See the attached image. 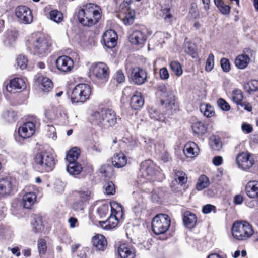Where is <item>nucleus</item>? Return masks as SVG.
Wrapping results in <instances>:
<instances>
[{"mask_svg": "<svg viewBox=\"0 0 258 258\" xmlns=\"http://www.w3.org/2000/svg\"><path fill=\"white\" fill-rule=\"evenodd\" d=\"M79 22L84 26L90 27L97 24L101 17V10L95 4L89 3L83 5L78 12Z\"/></svg>", "mask_w": 258, "mask_h": 258, "instance_id": "1", "label": "nucleus"}, {"mask_svg": "<svg viewBox=\"0 0 258 258\" xmlns=\"http://www.w3.org/2000/svg\"><path fill=\"white\" fill-rule=\"evenodd\" d=\"M28 41L35 54L44 56L47 55L51 50L52 42L49 37L43 35H32Z\"/></svg>", "mask_w": 258, "mask_h": 258, "instance_id": "2", "label": "nucleus"}, {"mask_svg": "<svg viewBox=\"0 0 258 258\" xmlns=\"http://www.w3.org/2000/svg\"><path fill=\"white\" fill-rule=\"evenodd\" d=\"M91 120L93 124L102 127L113 126L117 123V116L112 109H102L93 111L91 115Z\"/></svg>", "mask_w": 258, "mask_h": 258, "instance_id": "3", "label": "nucleus"}, {"mask_svg": "<svg viewBox=\"0 0 258 258\" xmlns=\"http://www.w3.org/2000/svg\"><path fill=\"white\" fill-rule=\"evenodd\" d=\"M35 168L40 172L51 171L55 164L54 158L52 154L47 151L38 153L34 159Z\"/></svg>", "mask_w": 258, "mask_h": 258, "instance_id": "4", "label": "nucleus"}, {"mask_svg": "<svg viewBox=\"0 0 258 258\" xmlns=\"http://www.w3.org/2000/svg\"><path fill=\"white\" fill-rule=\"evenodd\" d=\"M252 226L247 221L235 222L232 227L233 236L239 240H245L253 234Z\"/></svg>", "mask_w": 258, "mask_h": 258, "instance_id": "5", "label": "nucleus"}, {"mask_svg": "<svg viewBox=\"0 0 258 258\" xmlns=\"http://www.w3.org/2000/svg\"><path fill=\"white\" fill-rule=\"evenodd\" d=\"M90 73L100 84L106 83L109 76V69L103 62H97L92 64L90 68Z\"/></svg>", "mask_w": 258, "mask_h": 258, "instance_id": "6", "label": "nucleus"}, {"mask_svg": "<svg viewBox=\"0 0 258 258\" xmlns=\"http://www.w3.org/2000/svg\"><path fill=\"white\" fill-rule=\"evenodd\" d=\"M170 224V218L168 215L159 214L152 220V229L156 235L163 234L169 229Z\"/></svg>", "mask_w": 258, "mask_h": 258, "instance_id": "7", "label": "nucleus"}, {"mask_svg": "<svg viewBox=\"0 0 258 258\" xmlns=\"http://www.w3.org/2000/svg\"><path fill=\"white\" fill-rule=\"evenodd\" d=\"M90 86L87 84H79L72 91L70 96L73 103L84 102L88 100L91 95Z\"/></svg>", "mask_w": 258, "mask_h": 258, "instance_id": "8", "label": "nucleus"}, {"mask_svg": "<svg viewBox=\"0 0 258 258\" xmlns=\"http://www.w3.org/2000/svg\"><path fill=\"white\" fill-rule=\"evenodd\" d=\"M157 169L154 163L150 160L142 162L140 165L138 177L140 181L144 183L147 181H151L157 173Z\"/></svg>", "mask_w": 258, "mask_h": 258, "instance_id": "9", "label": "nucleus"}, {"mask_svg": "<svg viewBox=\"0 0 258 258\" xmlns=\"http://www.w3.org/2000/svg\"><path fill=\"white\" fill-rule=\"evenodd\" d=\"M111 213L109 217L105 221H99V225L105 230H110L116 227L119 222V217L122 216V209L121 207L119 206L120 211H116L113 209L112 204L110 205Z\"/></svg>", "mask_w": 258, "mask_h": 258, "instance_id": "10", "label": "nucleus"}, {"mask_svg": "<svg viewBox=\"0 0 258 258\" xmlns=\"http://www.w3.org/2000/svg\"><path fill=\"white\" fill-rule=\"evenodd\" d=\"M157 90L160 93L162 104H168L169 106L174 104L175 96L169 87L164 84H161L158 86Z\"/></svg>", "mask_w": 258, "mask_h": 258, "instance_id": "11", "label": "nucleus"}, {"mask_svg": "<svg viewBox=\"0 0 258 258\" xmlns=\"http://www.w3.org/2000/svg\"><path fill=\"white\" fill-rule=\"evenodd\" d=\"M236 162L239 168L247 170L252 166L254 160L250 153L243 152L237 154Z\"/></svg>", "mask_w": 258, "mask_h": 258, "instance_id": "12", "label": "nucleus"}, {"mask_svg": "<svg viewBox=\"0 0 258 258\" xmlns=\"http://www.w3.org/2000/svg\"><path fill=\"white\" fill-rule=\"evenodd\" d=\"M15 14L19 20L23 23L30 24L33 21L32 12L26 6L17 7L15 9Z\"/></svg>", "mask_w": 258, "mask_h": 258, "instance_id": "13", "label": "nucleus"}, {"mask_svg": "<svg viewBox=\"0 0 258 258\" xmlns=\"http://www.w3.org/2000/svg\"><path fill=\"white\" fill-rule=\"evenodd\" d=\"M55 63L57 69L63 73L70 72L74 67L73 60L66 55L59 56L56 60Z\"/></svg>", "mask_w": 258, "mask_h": 258, "instance_id": "14", "label": "nucleus"}, {"mask_svg": "<svg viewBox=\"0 0 258 258\" xmlns=\"http://www.w3.org/2000/svg\"><path fill=\"white\" fill-rule=\"evenodd\" d=\"M146 32V30L145 29L133 30L129 35V41L135 45L144 44L147 39Z\"/></svg>", "mask_w": 258, "mask_h": 258, "instance_id": "15", "label": "nucleus"}, {"mask_svg": "<svg viewBox=\"0 0 258 258\" xmlns=\"http://www.w3.org/2000/svg\"><path fill=\"white\" fill-rule=\"evenodd\" d=\"M147 73L144 69L136 67L132 70L131 78L133 82L137 85H141L147 81Z\"/></svg>", "mask_w": 258, "mask_h": 258, "instance_id": "16", "label": "nucleus"}, {"mask_svg": "<svg viewBox=\"0 0 258 258\" xmlns=\"http://www.w3.org/2000/svg\"><path fill=\"white\" fill-rule=\"evenodd\" d=\"M102 38L104 45L108 48H113L116 45L117 35L114 30H107L104 33Z\"/></svg>", "mask_w": 258, "mask_h": 258, "instance_id": "17", "label": "nucleus"}, {"mask_svg": "<svg viewBox=\"0 0 258 258\" xmlns=\"http://www.w3.org/2000/svg\"><path fill=\"white\" fill-rule=\"evenodd\" d=\"M26 87L24 81L20 78H14L11 80L6 86L7 90L11 93H15L21 91Z\"/></svg>", "mask_w": 258, "mask_h": 258, "instance_id": "18", "label": "nucleus"}, {"mask_svg": "<svg viewBox=\"0 0 258 258\" xmlns=\"http://www.w3.org/2000/svg\"><path fill=\"white\" fill-rule=\"evenodd\" d=\"M13 189L11 179L9 177L0 178V197L9 195Z\"/></svg>", "mask_w": 258, "mask_h": 258, "instance_id": "19", "label": "nucleus"}, {"mask_svg": "<svg viewBox=\"0 0 258 258\" xmlns=\"http://www.w3.org/2000/svg\"><path fill=\"white\" fill-rule=\"evenodd\" d=\"M118 253L121 258H135L136 256L135 249L125 243L119 245Z\"/></svg>", "mask_w": 258, "mask_h": 258, "instance_id": "20", "label": "nucleus"}, {"mask_svg": "<svg viewBox=\"0 0 258 258\" xmlns=\"http://www.w3.org/2000/svg\"><path fill=\"white\" fill-rule=\"evenodd\" d=\"M35 128L34 123L27 122L19 128V134L22 138H28L33 135Z\"/></svg>", "mask_w": 258, "mask_h": 258, "instance_id": "21", "label": "nucleus"}, {"mask_svg": "<svg viewBox=\"0 0 258 258\" xmlns=\"http://www.w3.org/2000/svg\"><path fill=\"white\" fill-rule=\"evenodd\" d=\"M92 242L93 246L97 250L103 251L107 247V240L102 235L96 234L92 238Z\"/></svg>", "mask_w": 258, "mask_h": 258, "instance_id": "22", "label": "nucleus"}, {"mask_svg": "<svg viewBox=\"0 0 258 258\" xmlns=\"http://www.w3.org/2000/svg\"><path fill=\"white\" fill-rule=\"evenodd\" d=\"M245 192L250 198H258V181H250L245 186Z\"/></svg>", "mask_w": 258, "mask_h": 258, "instance_id": "23", "label": "nucleus"}, {"mask_svg": "<svg viewBox=\"0 0 258 258\" xmlns=\"http://www.w3.org/2000/svg\"><path fill=\"white\" fill-rule=\"evenodd\" d=\"M37 80L43 92H48L52 89L53 84L52 80L49 78L43 75H40L38 77Z\"/></svg>", "mask_w": 258, "mask_h": 258, "instance_id": "24", "label": "nucleus"}, {"mask_svg": "<svg viewBox=\"0 0 258 258\" xmlns=\"http://www.w3.org/2000/svg\"><path fill=\"white\" fill-rule=\"evenodd\" d=\"M183 223L188 228H192L197 223V217L194 213L189 211H185L183 216Z\"/></svg>", "mask_w": 258, "mask_h": 258, "instance_id": "25", "label": "nucleus"}, {"mask_svg": "<svg viewBox=\"0 0 258 258\" xmlns=\"http://www.w3.org/2000/svg\"><path fill=\"white\" fill-rule=\"evenodd\" d=\"M131 106L134 109H138L141 108L144 104V100L141 93L136 91L131 99Z\"/></svg>", "mask_w": 258, "mask_h": 258, "instance_id": "26", "label": "nucleus"}, {"mask_svg": "<svg viewBox=\"0 0 258 258\" xmlns=\"http://www.w3.org/2000/svg\"><path fill=\"white\" fill-rule=\"evenodd\" d=\"M126 162V157L122 152L115 154L112 158V165L117 168L123 167Z\"/></svg>", "mask_w": 258, "mask_h": 258, "instance_id": "27", "label": "nucleus"}, {"mask_svg": "<svg viewBox=\"0 0 258 258\" xmlns=\"http://www.w3.org/2000/svg\"><path fill=\"white\" fill-rule=\"evenodd\" d=\"M22 202L23 207L29 209L36 202V195L33 192H28L23 196Z\"/></svg>", "mask_w": 258, "mask_h": 258, "instance_id": "28", "label": "nucleus"}, {"mask_svg": "<svg viewBox=\"0 0 258 258\" xmlns=\"http://www.w3.org/2000/svg\"><path fill=\"white\" fill-rule=\"evenodd\" d=\"M198 148L196 143L189 142L185 145L183 152L187 157L192 158L198 155Z\"/></svg>", "mask_w": 258, "mask_h": 258, "instance_id": "29", "label": "nucleus"}, {"mask_svg": "<svg viewBox=\"0 0 258 258\" xmlns=\"http://www.w3.org/2000/svg\"><path fill=\"white\" fill-rule=\"evenodd\" d=\"M67 170L68 173L72 175L79 174L82 170L81 165L77 162H69L67 167Z\"/></svg>", "mask_w": 258, "mask_h": 258, "instance_id": "30", "label": "nucleus"}, {"mask_svg": "<svg viewBox=\"0 0 258 258\" xmlns=\"http://www.w3.org/2000/svg\"><path fill=\"white\" fill-rule=\"evenodd\" d=\"M250 58L249 56L246 54L239 55L235 59V66L240 69L245 68L249 61Z\"/></svg>", "mask_w": 258, "mask_h": 258, "instance_id": "31", "label": "nucleus"}, {"mask_svg": "<svg viewBox=\"0 0 258 258\" xmlns=\"http://www.w3.org/2000/svg\"><path fill=\"white\" fill-rule=\"evenodd\" d=\"M17 37V32L16 31L8 30L7 31L4 42L6 45L11 46L13 44Z\"/></svg>", "mask_w": 258, "mask_h": 258, "instance_id": "32", "label": "nucleus"}, {"mask_svg": "<svg viewBox=\"0 0 258 258\" xmlns=\"http://www.w3.org/2000/svg\"><path fill=\"white\" fill-rule=\"evenodd\" d=\"M185 39L184 43V50L186 53L195 58L197 56L196 46L194 43L186 41Z\"/></svg>", "mask_w": 258, "mask_h": 258, "instance_id": "33", "label": "nucleus"}, {"mask_svg": "<svg viewBox=\"0 0 258 258\" xmlns=\"http://www.w3.org/2000/svg\"><path fill=\"white\" fill-rule=\"evenodd\" d=\"M2 117L6 122L12 123L16 120L17 114L13 110L8 109L3 112Z\"/></svg>", "mask_w": 258, "mask_h": 258, "instance_id": "34", "label": "nucleus"}, {"mask_svg": "<svg viewBox=\"0 0 258 258\" xmlns=\"http://www.w3.org/2000/svg\"><path fill=\"white\" fill-rule=\"evenodd\" d=\"M207 126L202 121H197L192 125V129L195 134L203 135L207 131Z\"/></svg>", "mask_w": 258, "mask_h": 258, "instance_id": "35", "label": "nucleus"}, {"mask_svg": "<svg viewBox=\"0 0 258 258\" xmlns=\"http://www.w3.org/2000/svg\"><path fill=\"white\" fill-rule=\"evenodd\" d=\"M80 155V150L77 147L72 148L68 152L66 160L68 162H76V161Z\"/></svg>", "mask_w": 258, "mask_h": 258, "instance_id": "36", "label": "nucleus"}, {"mask_svg": "<svg viewBox=\"0 0 258 258\" xmlns=\"http://www.w3.org/2000/svg\"><path fill=\"white\" fill-rule=\"evenodd\" d=\"M174 181L179 184L182 185L187 182V177L184 172L182 171L174 170Z\"/></svg>", "mask_w": 258, "mask_h": 258, "instance_id": "37", "label": "nucleus"}, {"mask_svg": "<svg viewBox=\"0 0 258 258\" xmlns=\"http://www.w3.org/2000/svg\"><path fill=\"white\" fill-rule=\"evenodd\" d=\"M214 2L222 14L224 15H228L229 14L230 7L225 4L223 1L214 0Z\"/></svg>", "mask_w": 258, "mask_h": 258, "instance_id": "38", "label": "nucleus"}, {"mask_svg": "<svg viewBox=\"0 0 258 258\" xmlns=\"http://www.w3.org/2000/svg\"><path fill=\"white\" fill-rule=\"evenodd\" d=\"M243 88L249 93L258 91V81L253 80L244 84Z\"/></svg>", "mask_w": 258, "mask_h": 258, "instance_id": "39", "label": "nucleus"}, {"mask_svg": "<svg viewBox=\"0 0 258 258\" xmlns=\"http://www.w3.org/2000/svg\"><path fill=\"white\" fill-rule=\"evenodd\" d=\"M100 173L105 177L111 178L113 175V169L111 165L105 164L102 165L100 169Z\"/></svg>", "mask_w": 258, "mask_h": 258, "instance_id": "40", "label": "nucleus"}, {"mask_svg": "<svg viewBox=\"0 0 258 258\" xmlns=\"http://www.w3.org/2000/svg\"><path fill=\"white\" fill-rule=\"evenodd\" d=\"M209 185L208 178L205 175L200 176L197 184V189L198 190H202L208 187Z\"/></svg>", "mask_w": 258, "mask_h": 258, "instance_id": "41", "label": "nucleus"}, {"mask_svg": "<svg viewBox=\"0 0 258 258\" xmlns=\"http://www.w3.org/2000/svg\"><path fill=\"white\" fill-rule=\"evenodd\" d=\"M200 110L204 116L207 117H211L214 116L215 112L213 107L208 104H202L200 106Z\"/></svg>", "mask_w": 258, "mask_h": 258, "instance_id": "42", "label": "nucleus"}, {"mask_svg": "<svg viewBox=\"0 0 258 258\" xmlns=\"http://www.w3.org/2000/svg\"><path fill=\"white\" fill-rule=\"evenodd\" d=\"M50 18L54 22L59 23L63 20V14L56 10H52L50 12Z\"/></svg>", "mask_w": 258, "mask_h": 258, "instance_id": "43", "label": "nucleus"}, {"mask_svg": "<svg viewBox=\"0 0 258 258\" xmlns=\"http://www.w3.org/2000/svg\"><path fill=\"white\" fill-rule=\"evenodd\" d=\"M135 18V12L134 10H130L126 14L123 19L124 24L126 25H130L133 23Z\"/></svg>", "mask_w": 258, "mask_h": 258, "instance_id": "44", "label": "nucleus"}, {"mask_svg": "<svg viewBox=\"0 0 258 258\" xmlns=\"http://www.w3.org/2000/svg\"><path fill=\"white\" fill-rule=\"evenodd\" d=\"M171 69L174 72L175 74L177 76H180L182 74L183 71L182 67L179 62L176 61L171 62L170 64Z\"/></svg>", "mask_w": 258, "mask_h": 258, "instance_id": "45", "label": "nucleus"}, {"mask_svg": "<svg viewBox=\"0 0 258 258\" xmlns=\"http://www.w3.org/2000/svg\"><path fill=\"white\" fill-rule=\"evenodd\" d=\"M210 146L214 150H219L222 147V143L219 138L214 137L210 139Z\"/></svg>", "mask_w": 258, "mask_h": 258, "instance_id": "46", "label": "nucleus"}, {"mask_svg": "<svg viewBox=\"0 0 258 258\" xmlns=\"http://www.w3.org/2000/svg\"><path fill=\"white\" fill-rule=\"evenodd\" d=\"M109 211V205L108 204H104L98 208L97 213L100 217H105Z\"/></svg>", "mask_w": 258, "mask_h": 258, "instance_id": "47", "label": "nucleus"}, {"mask_svg": "<svg viewBox=\"0 0 258 258\" xmlns=\"http://www.w3.org/2000/svg\"><path fill=\"white\" fill-rule=\"evenodd\" d=\"M243 96L241 90L239 89L234 90L233 91L232 100L233 101L237 103H240L243 100Z\"/></svg>", "mask_w": 258, "mask_h": 258, "instance_id": "48", "label": "nucleus"}, {"mask_svg": "<svg viewBox=\"0 0 258 258\" xmlns=\"http://www.w3.org/2000/svg\"><path fill=\"white\" fill-rule=\"evenodd\" d=\"M16 63L21 69L26 68L28 63L27 58L23 55H19L16 59Z\"/></svg>", "mask_w": 258, "mask_h": 258, "instance_id": "49", "label": "nucleus"}, {"mask_svg": "<svg viewBox=\"0 0 258 258\" xmlns=\"http://www.w3.org/2000/svg\"><path fill=\"white\" fill-rule=\"evenodd\" d=\"M105 193L109 195H112L115 192V187L114 183L112 181H109L105 183L104 185Z\"/></svg>", "mask_w": 258, "mask_h": 258, "instance_id": "50", "label": "nucleus"}, {"mask_svg": "<svg viewBox=\"0 0 258 258\" xmlns=\"http://www.w3.org/2000/svg\"><path fill=\"white\" fill-rule=\"evenodd\" d=\"M214 64V56L213 54L210 53L206 61L205 69L207 71H211Z\"/></svg>", "mask_w": 258, "mask_h": 258, "instance_id": "51", "label": "nucleus"}, {"mask_svg": "<svg viewBox=\"0 0 258 258\" xmlns=\"http://www.w3.org/2000/svg\"><path fill=\"white\" fill-rule=\"evenodd\" d=\"M218 106L224 111H228L230 109L229 104L223 99L220 98L217 101Z\"/></svg>", "mask_w": 258, "mask_h": 258, "instance_id": "52", "label": "nucleus"}, {"mask_svg": "<svg viewBox=\"0 0 258 258\" xmlns=\"http://www.w3.org/2000/svg\"><path fill=\"white\" fill-rule=\"evenodd\" d=\"M32 230L35 233H37L40 231L43 228L42 222L41 220H35L32 223Z\"/></svg>", "mask_w": 258, "mask_h": 258, "instance_id": "53", "label": "nucleus"}, {"mask_svg": "<svg viewBox=\"0 0 258 258\" xmlns=\"http://www.w3.org/2000/svg\"><path fill=\"white\" fill-rule=\"evenodd\" d=\"M220 64L223 71L228 72L230 70V63L228 59L222 58L221 59Z\"/></svg>", "mask_w": 258, "mask_h": 258, "instance_id": "54", "label": "nucleus"}, {"mask_svg": "<svg viewBox=\"0 0 258 258\" xmlns=\"http://www.w3.org/2000/svg\"><path fill=\"white\" fill-rule=\"evenodd\" d=\"M80 201L83 203L90 200L91 198V192L89 190L81 191L79 192Z\"/></svg>", "mask_w": 258, "mask_h": 258, "instance_id": "55", "label": "nucleus"}, {"mask_svg": "<svg viewBox=\"0 0 258 258\" xmlns=\"http://www.w3.org/2000/svg\"><path fill=\"white\" fill-rule=\"evenodd\" d=\"M38 248L39 253L44 254L46 251L47 246L45 240L43 239H40L38 241Z\"/></svg>", "mask_w": 258, "mask_h": 258, "instance_id": "56", "label": "nucleus"}, {"mask_svg": "<svg viewBox=\"0 0 258 258\" xmlns=\"http://www.w3.org/2000/svg\"><path fill=\"white\" fill-rule=\"evenodd\" d=\"M160 78L162 80H167L169 77V73L166 68L163 67L159 71Z\"/></svg>", "mask_w": 258, "mask_h": 258, "instance_id": "57", "label": "nucleus"}, {"mask_svg": "<svg viewBox=\"0 0 258 258\" xmlns=\"http://www.w3.org/2000/svg\"><path fill=\"white\" fill-rule=\"evenodd\" d=\"M48 136L53 140L56 138V133L55 128L53 126H48Z\"/></svg>", "mask_w": 258, "mask_h": 258, "instance_id": "58", "label": "nucleus"}, {"mask_svg": "<svg viewBox=\"0 0 258 258\" xmlns=\"http://www.w3.org/2000/svg\"><path fill=\"white\" fill-rule=\"evenodd\" d=\"M144 208V202L142 199H140L139 201L134 205V209L135 212H139Z\"/></svg>", "mask_w": 258, "mask_h": 258, "instance_id": "59", "label": "nucleus"}, {"mask_svg": "<svg viewBox=\"0 0 258 258\" xmlns=\"http://www.w3.org/2000/svg\"><path fill=\"white\" fill-rule=\"evenodd\" d=\"M115 79L116 81L119 83H122L125 80V76L121 70H118L115 75Z\"/></svg>", "mask_w": 258, "mask_h": 258, "instance_id": "60", "label": "nucleus"}, {"mask_svg": "<svg viewBox=\"0 0 258 258\" xmlns=\"http://www.w3.org/2000/svg\"><path fill=\"white\" fill-rule=\"evenodd\" d=\"M73 208L76 211L83 210L84 209L83 202L81 201L75 202L73 205Z\"/></svg>", "mask_w": 258, "mask_h": 258, "instance_id": "61", "label": "nucleus"}, {"mask_svg": "<svg viewBox=\"0 0 258 258\" xmlns=\"http://www.w3.org/2000/svg\"><path fill=\"white\" fill-rule=\"evenodd\" d=\"M215 209V207L214 206L210 204H207L203 207L202 212L205 214H208Z\"/></svg>", "mask_w": 258, "mask_h": 258, "instance_id": "62", "label": "nucleus"}, {"mask_svg": "<svg viewBox=\"0 0 258 258\" xmlns=\"http://www.w3.org/2000/svg\"><path fill=\"white\" fill-rule=\"evenodd\" d=\"M170 9L168 8H166L163 10V15L162 17L164 19L167 21L170 22V19L172 17L171 15L169 13Z\"/></svg>", "mask_w": 258, "mask_h": 258, "instance_id": "63", "label": "nucleus"}, {"mask_svg": "<svg viewBox=\"0 0 258 258\" xmlns=\"http://www.w3.org/2000/svg\"><path fill=\"white\" fill-rule=\"evenodd\" d=\"M68 222L71 228L77 227L79 225L77 219L75 217L70 218L68 220Z\"/></svg>", "mask_w": 258, "mask_h": 258, "instance_id": "64", "label": "nucleus"}]
</instances>
